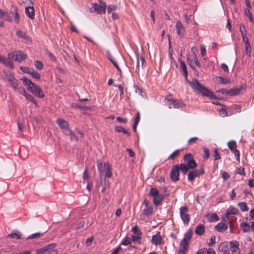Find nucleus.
Returning <instances> with one entry per match:
<instances>
[{"label": "nucleus", "instance_id": "1", "mask_svg": "<svg viewBox=\"0 0 254 254\" xmlns=\"http://www.w3.org/2000/svg\"><path fill=\"white\" fill-rule=\"evenodd\" d=\"M190 84L193 91L196 93L200 94L204 96H206L210 99L215 98V95L206 87L200 84L196 79H192V81L186 80Z\"/></svg>", "mask_w": 254, "mask_h": 254}, {"label": "nucleus", "instance_id": "2", "mask_svg": "<svg viewBox=\"0 0 254 254\" xmlns=\"http://www.w3.org/2000/svg\"><path fill=\"white\" fill-rule=\"evenodd\" d=\"M192 235V231L189 229L184 235V238L181 240L179 250L177 254H185L189 248V243L190 241Z\"/></svg>", "mask_w": 254, "mask_h": 254}, {"label": "nucleus", "instance_id": "3", "mask_svg": "<svg viewBox=\"0 0 254 254\" xmlns=\"http://www.w3.org/2000/svg\"><path fill=\"white\" fill-rule=\"evenodd\" d=\"M98 169L99 171L100 176H105L106 177L110 178L112 174L111 170V166L109 163H103L98 161L97 163Z\"/></svg>", "mask_w": 254, "mask_h": 254}, {"label": "nucleus", "instance_id": "4", "mask_svg": "<svg viewBox=\"0 0 254 254\" xmlns=\"http://www.w3.org/2000/svg\"><path fill=\"white\" fill-rule=\"evenodd\" d=\"M9 59L17 61L18 62H22L24 61L27 58L26 54L21 51H14L8 54Z\"/></svg>", "mask_w": 254, "mask_h": 254}, {"label": "nucleus", "instance_id": "5", "mask_svg": "<svg viewBox=\"0 0 254 254\" xmlns=\"http://www.w3.org/2000/svg\"><path fill=\"white\" fill-rule=\"evenodd\" d=\"M106 5L105 3L101 2L100 3H93L91 4L90 7V11L92 12H96L99 14L105 13L106 11Z\"/></svg>", "mask_w": 254, "mask_h": 254}, {"label": "nucleus", "instance_id": "6", "mask_svg": "<svg viewBox=\"0 0 254 254\" xmlns=\"http://www.w3.org/2000/svg\"><path fill=\"white\" fill-rule=\"evenodd\" d=\"M188 211V209L186 206H182L180 208V217L185 224H188L190 221V216Z\"/></svg>", "mask_w": 254, "mask_h": 254}, {"label": "nucleus", "instance_id": "7", "mask_svg": "<svg viewBox=\"0 0 254 254\" xmlns=\"http://www.w3.org/2000/svg\"><path fill=\"white\" fill-rule=\"evenodd\" d=\"M167 103L169 108H176L179 109L184 107V103L178 100H174L173 99H168Z\"/></svg>", "mask_w": 254, "mask_h": 254}, {"label": "nucleus", "instance_id": "8", "mask_svg": "<svg viewBox=\"0 0 254 254\" xmlns=\"http://www.w3.org/2000/svg\"><path fill=\"white\" fill-rule=\"evenodd\" d=\"M132 231L133 234L131 235V240L133 242H137L138 243H141V232L137 226H134L132 228Z\"/></svg>", "mask_w": 254, "mask_h": 254}, {"label": "nucleus", "instance_id": "9", "mask_svg": "<svg viewBox=\"0 0 254 254\" xmlns=\"http://www.w3.org/2000/svg\"><path fill=\"white\" fill-rule=\"evenodd\" d=\"M29 91L39 98H42L45 96L44 93L42 89L39 86L35 84L30 88Z\"/></svg>", "mask_w": 254, "mask_h": 254}, {"label": "nucleus", "instance_id": "10", "mask_svg": "<svg viewBox=\"0 0 254 254\" xmlns=\"http://www.w3.org/2000/svg\"><path fill=\"white\" fill-rule=\"evenodd\" d=\"M227 145L229 148L234 154L236 158V160L239 162L240 160V154L239 151L236 149L237 145L236 142L234 140L230 141L227 143Z\"/></svg>", "mask_w": 254, "mask_h": 254}, {"label": "nucleus", "instance_id": "11", "mask_svg": "<svg viewBox=\"0 0 254 254\" xmlns=\"http://www.w3.org/2000/svg\"><path fill=\"white\" fill-rule=\"evenodd\" d=\"M5 79L13 89L16 90L17 89L18 86V81L13 75L11 74H7L6 75Z\"/></svg>", "mask_w": 254, "mask_h": 254}, {"label": "nucleus", "instance_id": "12", "mask_svg": "<svg viewBox=\"0 0 254 254\" xmlns=\"http://www.w3.org/2000/svg\"><path fill=\"white\" fill-rule=\"evenodd\" d=\"M184 159L187 162L188 167L189 169H194L196 166L197 164L195 160L193 159L190 154H187L185 155Z\"/></svg>", "mask_w": 254, "mask_h": 254}, {"label": "nucleus", "instance_id": "13", "mask_svg": "<svg viewBox=\"0 0 254 254\" xmlns=\"http://www.w3.org/2000/svg\"><path fill=\"white\" fill-rule=\"evenodd\" d=\"M151 243L155 246L161 245L164 244L163 239L161 236L160 232H157L155 235L152 236Z\"/></svg>", "mask_w": 254, "mask_h": 254}, {"label": "nucleus", "instance_id": "14", "mask_svg": "<svg viewBox=\"0 0 254 254\" xmlns=\"http://www.w3.org/2000/svg\"><path fill=\"white\" fill-rule=\"evenodd\" d=\"M179 166L175 165L174 166L171 170L170 173V178L172 181L174 182H176L179 179Z\"/></svg>", "mask_w": 254, "mask_h": 254}, {"label": "nucleus", "instance_id": "15", "mask_svg": "<svg viewBox=\"0 0 254 254\" xmlns=\"http://www.w3.org/2000/svg\"><path fill=\"white\" fill-rule=\"evenodd\" d=\"M230 247L232 254H240L239 242L236 240L230 242Z\"/></svg>", "mask_w": 254, "mask_h": 254}, {"label": "nucleus", "instance_id": "16", "mask_svg": "<svg viewBox=\"0 0 254 254\" xmlns=\"http://www.w3.org/2000/svg\"><path fill=\"white\" fill-rule=\"evenodd\" d=\"M203 174L204 170L203 169L190 171L188 174V180L190 181H192L196 177Z\"/></svg>", "mask_w": 254, "mask_h": 254}, {"label": "nucleus", "instance_id": "17", "mask_svg": "<svg viewBox=\"0 0 254 254\" xmlns=\"http://www.w3.org/2000/svg\"><path fill=\"white\" fill-rule=\"evenodd\" d=\"M25 6V14L31 19H33L35 16V10L33 4H29Z\"/></svg>", "mask_w": 254, "mask_h": 254}, {"label": "nucleus", "instance_id": "18", "mask_svg": "<svg viewBox=\"0 0 254 254\" xmlns=\"http://www.w3.org/2000/svg\"><path fill=\"white\" fill-rule=\"evenodd\" d=\"M57 123L59 127L62 129L68 130L69 128L68 123L63 119H57Z\"/></svg>", "mask_w": 254, "mask_h": 254}, {"label": "nucleus", "instance_id": "19", "mask_svg": "<svg viewBox=\"0 0 254 254\" xmlns=\"http://www.w3.org/2000/svg\"><path fill=\"white\" fill-rule=\"evenodd\" d=\"M176 28L178 35L180 37H182L184 35L185 29L180 21H177Z\"/></svg>", "mask_w": 254, "mask_h": 254}, {"label": "nucleus", "instance_id": "20", "mask_svg": "<svg viewBox=\"0 0 254 254\" xmlns=\"http://www.w3.org/2000/svg\"><path fill=\"white\" fill-rule=\"evenodd\" d=\"M10 12L11 14L14 16V21L16 24H18L20 21L19 15L18 13L17 8L15 7L12 6L11 8Z\"/></svg>", "mask_w": 254, "mask_h": 254}, {"label": "nucleus", "instance_id": "21", "mask_svg": "<svg viewBox=\"0 0 254 254\" xmlns=\"http://www.w3.org/2000/svg\"><path fill=\"white\" fill-rule=\"evenodd\" d=\"M229 249V244L227 241H224L221 242L218 246V250L224 253L228 252Z\"/></svg>", "mask_w": 254, "mask_h": 254}, {"label": "nucleus", "instance_id": "22", "mask_svg": "<svg viewBox=\"0 0 254 254\" xmlns=\"http://www.w3.org/2000/svg\"><path fill=\"white\" fill-rule=\"evenodd\" d=\"M11 59H6L5 57L0 56V62L2 63L5 65L12 68L13 67L12 63L11 61Z\"/></svg>", "mask_w": 254, "mask_h": 254}, {"label": "nucleus", "instance_id": "23", "mask_svg": "<svg viewBox=\"0 0 254 254\" xmlns=\"http://www.w3.org/2000/svg\"><path fill=\"white\" fill-rule=\"evenodd\" d=\"M215 228L217 231L223 232L227 229L228 225H225L224 223L220 222L215 226Z\"/></svg>", "mask_w": 254, "mask_h": 254}, {"label": "nucleus", "instance_id": "24", "mask_svg": "<svg viewBox=\"0 0 254 254\" xmlns=\"http://www.w3.org/2000/svg\"><path fill=\"white\" fill-rule=\"evenodd\" d=\"M21 80L23 81V84L27 86V90H29L34 84L30 80L25 77L21 78Z\"/></svg>", "mask_w": 254, "mask_h": 254}, {"label": "nucleus", "instance_id": "25", "mask_svg": "<svg viewBox=\"0 0 254 254\" xmlns=\"http://www.w3.org/2000/svg\"><path fill=\"white\" fill-rule=\"evenodd\" d=\"M164 198V195L162 194H158L155 196L153 197V203L156 205H158L162 201Z\"/></svg>", "mask_w": 254, "mask_h": 254}, {"label": "nucleus", "instance_id": "26", "mask_svg": "<svg viewBox=\"0 0 254 254\" xmlns=\"http://www.w3.org/2000/svg\"><path fill=\"white\" fill-rule=\"evenodd\" d=\"M179 61H180V67L183 71V72L185 77L186 80H187L188 73L187 68L186 64L184 62L182 61L181 60H179Z\"/></svg>", "mask_w": 254, "mask_h": 254}, {"label": "nucleus", "instance_id": "27", "mask_svg": "<svg viewBox=\"0 0 254 254\" xmlns=\"http://www.w3.org/2000/svg\"><path fill=\"white\" fill-rule=\"evenodd\" d=\"M207 218L210 222H216L219 219V217L215 213H209L207 214Z\"/></svg>", "mask_w": 254, "mask_h": 254}, {"label": "nucleus", "instance_id": "28", "mask_svg": "<svg viewBox=\"0 0 254 254\" xmlns=\"http://www.w3.org/2000/svg\"><path fill=\"white\" fill-rule=\"evenodd\" d=\"M108 58L109 59V60L113 63L114 65L115 66V67L117 68L118 71L121 72V70L119 66L118 62L117 60L114 59L111 54H108Z\"/></svg>", "mask_w": 254, "mask_h": 254}, {"label": "nucleus", "instance_id": "29", "mask_svg": "<svg viewBox=\"0 0 254 254\" xmlns=\"http://www.w3.org/2000/svg\"><path fill=\"white\" fill-rule=\"evenodd\" d=\"M205 231V227L203 225H199L195 230V233L197 235H201Z\"/></svg>", "mask_w": 254, "mask_h": 254}, {"label": "nucleus", "instance_id": "30", "mask_svg": "<svg viewBox=\"0 0 254 254\" xmlns=\"http://www.w3.org/2000/svg\"><path fill=\"white\" fill-rule=\"evenodd\" d=\"M7 236L10 237V238H12L19 239L21 238V234L19 231H12Z\"/></svg>", "mask_w": 254, "mask_h": 254}, {"label": "nucleus", "instance_id": "31", "mask_svg": "<svg viewBox=\"0 0 254 254\" xmlns=\"http://www.w3.org/2000/svg\"><path fill=\"white\" fill-rule=\"evenodd\" d=\"M140 114H139V113L138 112L136 116L135 120V121L133 124V126H132V129L135 132L136 130L137 126L140 121Z\"/></svg>", "mask_w": 254, "mask_h": 254}, {"label": "nucleus", "instance_id": "32", "mask_svg": "<svg viewBox=\"0 0 254 254\" xmlns=\"http://www.w3.org/2000/svg\"><path fill=\"white\" fill-rule=\"evenodd\" d=\"M238 206L239 207L241 210L243 212L248 211V207L247 203L245 202H241L238 203Z\"/></svg>", "mask_w": 254, "mask_h": 254}, {"label": "nucleus", "instance_id": "33", "mask_svg": "<svg viewBox=\"0 0 254 254\" xmlns=\"http://www.w3.org/2000/svg\"><path fill=\"white\" fill-rule=\"evenodd\" d=\"M115 130L117 132H123V133L127 134V135H129V133L128 132V131L122 126L116 127L115 128Z\"/></svg>", "mask_w": 254, "mask_h": 254}, {"label": "nucleus", "instance_id": "34", "mask_svg": "<svg viewBox=\"0 0 254 254\" xmlns=\"http://www.w3.org/2000/svg\"><path fill=\"white\" fill-rule=\"evenodd\" d=\"M24 96L27 100L33 103L36 106H38L37 102H36V100L31 94L27 93L26 95H25Z\"/></svg>", "mask_w": 254, "mask_h": 254}, {"label": "nucleus", "instance_id": "35", "mask_svg": "<svg viewBox=\"0 0 254 254\" xmlns=\"http://www.w3.org/2000/svg\"><path fill=\"white\" fill-rule=\"evenodd\" d=\"M241 228L244 232H248L250 231V226L246 222H243L241 224Z\"/></svg>", "mask_w": 254, "mask_h": 254}, {"label": "nucleus", "instance_id": "36", "mask_svg": "<svg viewBox=\"0 0 254 254\" xmlns=\"http://www.w3.org/2000/svg\"><path fill=\"white\" fill-rule=\"evenodd\" d=\"M228 212V213H229L230 214H237L239 210L238 209L232 206L229 207L226 210Z\"/></svg>", "mask_w": 254, "mask_h": 254}, {"label": "nucleus", "instance_id": "37", "mask_svg": "<svg viewBox=\"0 0 254 254\" xmlns=\"http://www.w3.org/2000/svg\"><path fill=\"white\" fill-rule=\"evenodd\" d=\"M216 82L219 84H226L228 83V80L224 77L218 76L216 78Z\"/></svg>", "mask_w": 254, "mask_h": 254}, {"label": "nucleus", "instance_id": "38", "mask_svg": "<svg viewBox=\"0 0 254 254\" xmlns=\"http://www.w3.org/2000/svg\"><path fill=\"white\" fill-rule=\"evenodd\" d=\"M153 212V209L151 207H147L145 209L143 210V213H144L147 216L149 217L151 215Z\"/></svg>", "mask_w": 254, "mask_h": 254}, {"label": "nucleus", "instance_id": "39", "mask_svg": "<svg viewBox=\"0 0 254 254\" xmlns=\"http://www.w3.org/2000/svg\"><path fill=\"white\" fill-rule=\"evenodd\" d=\"M179 168L184 174H186L189 169L188 165L185 164H181Z\"/></svg>", "mask_w": 254, "mask_h": 254}, {"label": "nucleus", "instance_id": "40", "mask_svg": "<svg viewBox=\"0 0 254 254\" xmlns=\"http://www.w3.org/2000/svg\"><path fill=\"white\" fill-rule=\"evenodd\" d=\"M158 194H159V191L156 188H152L149 190V194L152 197L155 196Z\"/></svg>", "mask_w": 254, "mask_h": 254}, {"label": "nucleus", "instance_id": "41", "mask_svg": "<svg viewBox=\"0 0 254 254\" xmlns=\"http://www.w3.org/2000/svg\"><path fill=\"white\" fill-rule=\"evenodd\" d=\"M16 34L17 36L23 38L25 39H27L28 38L27 35L25 34V33L21 30H18L16 32Z\"/></svg>", "mask_w": 254, "mask_h": 254}, {"label": "nucleus", "instance_id": "42", "mask_svg": "<svg viewBox=\"0 0 254 254\" xmlns=\"http://www.w3.org/2000/svg\"><path fill=\"white\" fill-rule=\"evenodd\" d=\"M69 132V135L70 136V139H74L75 140H76V141H78V137L75 134V133H74V132L71 130L70 128H69L68 130H67Z\"/></svg>", "mask_w": 254, "mask_h": 254}, {"label": "nucleus", "instance_id": "43", "mask_svg": "<svg viewBox=\"0 0 254 254\" xmlns=\"http://www.w3.org/2000/svg\"><path fill=\"white\" fill-rule=\"evenodd\" d=\"M117 9V6L115 5H110L108 7L107 12L108 13L115 12Z\"/></svg>", "mask_w": 254, "mask_h": 254}, {"label": "nucleus", "instance_id": "44", "mask_svg": "<svg viewBox=\"0 0 254 254\" xmlns=\"http://www.w3.org/2000/svg\"><path fill=\"white\" fill-rule=\"evenodd\" d=\"M131 240L129 238L126 237L122 242V244L124 246H128L131 244Z\"/></svg>", "mask_w": 254, "mask_h": 254}, {"label": "nucleus", "instance_id": "45", "mask_svg": "<svg viewBox=\"0 0 254 254\" xmlns=\"http://www.w3.org/2000/svg\"><path fill=\"white\" fill-rule=\"evenodd\" d=\"M29 74H31L32 77L35 79H39L40 78V74L35 71L34 69H32Z\"/></svg>", "mask_w": 254, "mask_h": 254}, {"label": "nucleus", "instance_id": "46", "mask_svg": "<svg viewBox=\"0 0 254 254\" xmlns=\"http://www.w3.org/2000/svg\"><path fill=\"white\" fill-rule=\"evenodd\" d=\"M240 89L239 88L231 89L228 92L230 95H235L239 93Z\"/></svg>", "mask_w": 254, "mask_h": 254}, {"label": "nucleus", "instance_id": "47", "mask_svg": "<svg viewBox=\"0 0 254 254\" xmlns=\"http://www.w3.org/2000/svg\"><path fill=\"white\" fill-rule=\"evenodd\" d=\"M118 87L119 90L120 92V98L122 99L124 97V88L121 84H118L116 85Z\"/></svg>", "mask_w": 254, "mask_h": 254}, {"label": "nucleus", "instance_id": "48", "mask_svg": "<svg viewBox=\"0 0 254 254\" xmlns=\"http://www.w3.org/2000/svg\"><path fill=\"white\" fill-rule=\"evenodd\" d=\"M34 65L35 67L39 70H41L43 68V65L42 63L39 61H36L34 62Z\"/></svg>", "mask_w": 254, "mask_h": 254}, {"label": "nucleus", "instance_id": "49", "mask_svg": "<svg viewBox=\"0 0 254 254\" xmlns=\"http://www.w3.org/2000/svg\"><path fill=\"white\" fill-rule=\"evenodd\" d=\"M245 14L248 17V18H249V20L251 21V22H254V19H253V16H252V15L251 14V12H250V11L249 10V9H246L245 10Z\"/></svg>", "mask_w": 254, "mask_h": 254}, {"label": "nucleus", "instance_id": "50", "mask_svg": "<svg viewBox=\"0 0 254 254\" xmlns=\"http://www.w3.org/2000/svg\"><path fill=\"white\" fill-rule=\"evenodd\" d=\"M187 60L190 66V67L193 69L194 70H195V67L194 66V65L193 64V62L194 60L190 59L189 56H187Z\"/></svg>", "mask_w": 254, "mask_h": 254}, {"label": "nucleus", "instance_id": "51", "mask_svg": "<svg viewBox=\"0 0 254 254\" xmlns=\"http://www.w3.org/2000/svg\"><path fill=\"white\" fill-rule=\"evenodd\" d=\"M240 31H241L242 35H247L246 27L243 23H241L240 24Z\"/></svg>", "mask_w": 254, "mask_h": 254}, {"label": "nucleus", "instance_id": "52", "mask_svg": "<svg viewBox=\"0 0 254 254\" xmlns=\"http://www.w3.org/2000/svg\"><path fill=\"white\" fill-rule=\"evenodd\" d=\"M245 49L247 55L250 57L251 55V47L250 44L245 45Z\"/></svg>", "mask_w": 254, "mask_h": 254}, {"label": "nucleus", "instance_id": "53", "mask_svg": "<svg viewBox=\"0 0 254 254\" xmlns=\"http://www.w3.org/2000/svg\"><path fill=\"white\" fill-rule=\"evenodd\" d=\"M235 222H236V220L234 219H232L229 221L230 229L231 232H233L234 230V228H235L234 224H235Z\"/></svg>", "mask_w": 254, "mask_h": 254}, {"label": "nucleus", "instance_id": "54", "mask_svg": "<svg viewBox=\"0 0 254 254\" xmlns=\"http://www.w3.org/2000/svg\"><path fill=\"white\" fill-rule=\"evenodd\" d=\"M219 114L221 116L223 117L228 116L226 110L223 108L219 110Z\"/></svg>", "mask_w": 254, "mask_h": 254}, {"label": "nucleus", "instance_id": "55", "mask_svg": "<svg viewBox=\"0 0 254 254\" xmlns=\"http://www.w3.org/2000/svg\"><path fill=\"white\" fill-rule=\"evenodd\" d=\"M215 239L216 237L215 236H211L209 240V242H208V245L209 246H211L215 243Z\"/></svg>", "mask_w": 254, "mask_h": 254}, {"label": "nucleus", "instance_id": "56", "mask_svg": "<svg viewBox=\"0 0 254 254\" xmlns=\"http://www.w3.org/2000/svg\"><path fill=\"white\" fill-rule=\"evenodd\" d=\"M200 53L202 57L205 56L206 54V51L205 46L204 45H201L200 46Z\"/></svg>", "mask_w": 254, "mask_h": 254}, {"label": "nucleus", "instance_id": "57", "mask_svg": "<svg viewBox=\"0 0 254 254\" xmlns=\"http://www.w3.org/2000/svg\"><path fill=\"white\" fill-rule=\"evenodd\" d=\"M135 91L136 93H138L139 95H140L141 96H143L144 95L143 94V91L141 88H140L137 85H134V86Z\"/></svg>", "mask_w": 254, "mask_h": 254}, {"label": "nucleus", "instance_id": "58", "mask_svg": "<svg viewBox=\"0 0 254 254\" xmlns=\"http://www.w3.org/2000/svg\"><path fill=\"white\" fill-rule=\"evenodd\" d=\"M179 150H176L169 156V158L171 159H174L176 156H177L179 155Z\"/></svg>", "mask_w": 254, "mask_h": 254}, {"label": "nucleus", "instance_id": "59", "mask_svg": "<svg viewBox=\"0 0 254 254\" xmlns=\"http://www.w3.org/2000/svg\"><path fill=\"white\" fill-rule=\"evenodd\" d=\"M3 19L11 22L12 21L13 18L9 14L6 12L5 16L3 18Z\"/></svg>", "mask_w": 254, "mask_h": 254}, {"label": "nucleus", "instance_id": "60", "mask_svg": "<svg viewBox=\"0 0 254 254\" xmlns=\"http://www.w3.org/2000/svg\"><path fill=\"white\" fill-rule=\"evenodd\" d=\"M230 175L226 172H223L222 174V177L224 181L228 180L230 178Z\"/></svg>", "mask_w": 254, "mask_h": 254}, {"label": "nucleus", "instance_id": "61", "mask_svg": "<svg viewBox=\"0 0 254 254\" xmlns=\"http://www.w3.org/2000/svg\"><path fill=\"white\" fill-rule=\"evenodd\" d=\"M214 160H218L220 159V156L216 149H215L214 151Z\"/></svg>", "mask_w": 254, "mask_h": 254}, {"label": "nucleus", "instance_id": "62", "mask_svg": "<svg viewBox=\"0 0 254 254\" xmlns=\"http://www.w3.org/2000/svg\"><path fill=\"white\" fill-rule=\"evenodd\" d=\"M20 68L24 72L27 73L29 74L30 73L31 70L33 69H30L27 67H21Z\"/></svg>", "mask_w": 254, "mask_h": 254}, {"label": "nucleus", "instance_id": "63", "mask_svg": "<svg viewBox=\"0 0 254 254\" xmlns=\"http://www.w3.org/2000/svg\"><path fill=\"white\" fill-rule=\"evenodd\" d=\"M243 41L245 43V45H248L250 44L249 42V39L248 37L247 36V35H242Z\"/></svg>", "mask_w": 254, "mask_h": 254}, {"label": "nucleus", "instance_id": "64", "mask_svg": "<svg viewBox=\"0 0 254 254\" xmlns=\"http://www.w3.org/2000/svg\"><path fill=\"white\" fill-rule=\"evenodd\" d=\"M18 91L20 93H21L22 95L25 96L27 93L26 92L25 89L23 87H19L17 88Z\"/></svg>", "mask_w": 254, "mask_h": 254}]
</instances>
